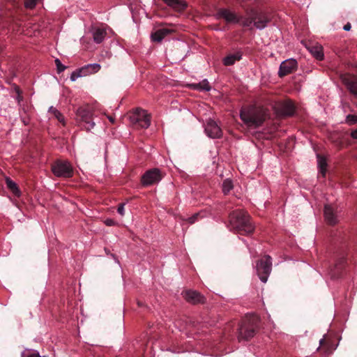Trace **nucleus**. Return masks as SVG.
Segmentation results:
<instances>
[{"mask_svg": "<svg viewBox=\"0 0 357 357\" xmlns=\"http://www.w3.org/2000/svg\"><path fill=\"white\" fill-rule=\"evenodd\" d=\"M15 90H16V92H17V93L18 94V96H19V98H20V97L21 96V95H20V94H21V93H22V92H21V91H20V88H19V87H16Z\"/></svg>", "mask_w": 357, "mask_h": 357, "instance_id": "obj_41", "label": "nucleus"}, {"mask_svg": "<svg viewBox=\"0 0 357 357\" xmlns=\"http://www.w3.org/2000/svg\"><path fill=\"white\" fill-rule=\"evenodd\" d=\"M347 121L350 124L357 123V116L349 114L347 116Z\"/></svg>", "mask_w": 357, "mask_h": 357, "instance_id": "obj_33", "label": "nucleus"}, {"mask_svg": "<svg viewBox=\"0 0 357 357\" xmlns=\"http://www.w3.org/2000/svg\"><path fill=\"white\" fill-rule=\"evenodd\" d=\"M92 31L93 40L96 43H102L107 34L106 30L101 27H93Z\"/></svg>", "mask_w": 357, "mask_h": 357, "instance_id": "obj_19", "label": "nucleus"}, {"mask_svg": "<svg viewBox=\"0 0 357 357\" xmlns=\"http://www.w3.org/2000/svg\"><path fill=\"white\" fill-rule=\"evenodd\" d=\"M188 87L191 89L200 91H209L211 89L207 79H203L199 83L190 84Z\"/></svg>", "mask_w": 357, "mask_h": 357, "instance_id": "obj_20", "label": "nucleus"}, {"mask_svg": "<svg viewBox=\"0 0 357 357\" xmlns=\"http://www.w3.org/2000/svg\"><path fill=\"white\" fill-rule=\"evenodd\" d=\"M297 62L295 59L286 60L280 64L278 75L283 77L289 74L292 73L296 70Z\"/></svg>", "mask_w": 357, "mask_h": 357, "instance_id": "obj_11", "label": "nucleus"}, {"mask_svg": "<svg viewBox=\"0 0 357 357\" xmlns=\"http://www.w3.org/2000/svg\"><path fill=\"white\" fill-rule=\"evenodd\" d=\"M164 177L162 172L158 168H153L144 172L141 178L143 186L147 187L159 183Z\"/></svg>", "mask_w": 357, "mask_h": 357, "instance_id": "obj_9", "label": "nucleus"}, {"mask_svg": "<svg viewBox=\"0 0 357 357\" xmlns=\"http://www.w3.org/2000/svg\"><path fill=\"white\" fill-rule=\"evenodd\" d=\"M82 76H84V73H82V72H80V69H79L78 70H76V71H74L73 72V73L71 74L70 75V79L72 81H75L78 77H82Z\"/></svg>", "mask_w": 357, "mask_h": 357, "instance_id": "obj_30", "label": "nucleus"}, {"mask_svg": "<svg viewBox=\"0 0 357 357\" xmlns=\"http://www.w3.org/2000/svg\"><path fill=\"white\" fill-rule=\"evenodd\" d=\"M55 63L56 66L57 72L59 73L63 72L66 69V66L61 63V62L60 61V60L59 59H56L55 60Z\"/></svg>", "mask_w": 357, "mask_h": 357, "instance_id": "obj_32", "label": "nucleus"}, {"mask_svg": "<svg viewBox=\"0 0 357 357\" xmlns=\"http://www.w3.org/2000/svg\"><path fill=\"white\" fill-rule=\"evenodd\" d=\"M138 305H139V306H142V303L141 302H139H139H138Z\"/></svg>", "mask_w": 357, "mask_h": 357, "instance_id": "obj_43", "label": "nucleus"}, {"mask_svg": "<svg viewBox=\"0 0 357 357\" xmlns=\"http://www.w3.org/2000/svg\"><path fill=\"white\" fill-rule=\"evenodd\" d=\"M50 112L54 115V116L63 126H65V119L63 114L54 107H50Z\"/></svg>", "mask_w": 357, "mask_h": 357, "instance_id": "obj_27", "label": "nucleus"}, {"mask_svg": "<svg viewBox=\"0 0 357 357\" xmlns=\"http://www.w3.org/2000/svg\"><path fill=\"white\" fill-rule=\"evenodd\" d=\"M312 54L318 60L321 61L324 59V54L321 47L313 46L310 49Z\"/></svg>", "mask_w": 357, "mask_h": 357, "instance_id": "obj_26", "label": "nucleus"}, {"mask_svg": "<svg viewBox=\"0 0 357 357\" xmlns=\"http://www.w3.org/2000/svg\"><path fill=\"white\" fill-rule=\"evenodd\" d=\"M318 164L319 167V172L323 175V176H325L326 172V161L325 158L319 157L318 159Z\"/></svg>", "mask_w": 357, "mask_h": 357, "instance_id": "obj_28", "label": "nucleus"}, {"mask_svg": "<svg viewBox=\"0 0 357 357\" xmlns=\"http://www.w3.org/2000/svg\"><path fill=\"white\" fill-rule=\"evenodd\" d=\"M124 204H120L118 206L117 211L121 215H124Z\"/></svg>", "mask_w": 357, "mask_h": 357, "instance_id": "obj_35", "label": "nucleus"}, {"mask_svg": "<svg viewBox=\"0 0 357 357\" xmlns=\"http://www.w3.org/2000/svg\"><path fill=\"white\" fill-rule=\"evenodd\" d=\"M281 112L284 116H292L295 112V105L290 100H286L280 103Z\"/></svg>", "mask_w": 357, "mask_h": 357, "instance_id": "obj_16", "label": "nucleus"}, {"mask_svg": "<svg viewBox=\"0 0 357 357\" xmlns=\"http://www.w3.org/2000/svg\"><path fill=\"white\" fill-rule=\"evenodd\" d=\"M171 32L172 30L167 28L159 29L151 34V38L154 42L160 43Z\"/></svg>", "mask_w": 357, "mask_h": 357, "instance_id": "obj_18", "label": "nucleus"}, {"mask_svg": "<svg viewBox=\"0 0 357 357\" xmlns=\"http://www.w3.org/2000/svg\"><path fill=\"white\" fill-rule=\"evenodd\" d=\"M324 215L325 220L328 225H334L337 222V215L331 206L326 205L324 206Z\"/></svg>", "mask_w": 357, "mask_h": 357, "instance_id": "obj_15", "label": "nucleus"}, {"mask_svg": "<svg viewBox=\"0 0 357 357\" xmlns=\"http://www.w3.org/2000/svg\"><path fill=\"white\" fill-rule=\"evenodd\" d=\"M38 0H24L25 7L27 8H33L35 7Z\"/></svg>", "mask_w": 357, "mask_h": 357, "instance_id": "obj_31", "label": "nucleus"}, {"mask_svg": "<svg viewBox=\"0 0 357 357\" xmlns=\"http://www.w3.org/2000/svg\"><path fill=\"white\" fill-rule=\"evenodd\" d=\"M267 110L261 107L246 106L240 112L241 119L250 128H258L266 119Z\"/></svg>", "mask_w": 357, "mask_h": 357, "instance_id": "obj_2", "label": "nucleus"}, {"mask_svg": "<svg viewBox=\"0 0 357 357\" xmlns=\"http://www.w3.org/2000/svg\"><path fill=\"white\" fill-rule=\"evenodd\" d=\"M341 80L350 93L357 96V76L344 74L341 75Z\"/></svg>", "mask_w": 357, "mask_h": 357, "instance_id": "obj_10", "label": "nucleus"}, {"mask_svg": "<svg viewBox=\"0 0 357 357\" xmlns=\"http://www.w3.org/2000/svg\"><path fill=\"white\" fill-rule=\"evenodd\" d=\"M343 29H344V31H350V30H351V24H350L349 22L347 23V24L344 26Z\"/></svg>", "mask_w": 357, "mask_h": 357, "instance_id": "obj_37", "label": "nucleus"}, {"mask_svg": "<svg viewBox=\"0 0 357 357\" xmlns=\"http://www.w3.org/2000/svg\"><path fill=\"white\" fill-rule=\"evenodd\" d=\"M346 260L344 258H340L338 259L333 268L331 269V275L333 278H339L345 268Z\"/></svg>", "mask_w": 357, "mask_h": 357, "instance_id": "obj_17", "label": "nucleus"}, {"mask_svg": "<svg viewBox=\"0 0 357 357\" xmlns=\"http://www.w3.org/2000/svg\"><path fill=\"white\" fill-rule=\"evenodd\" d=\"M205 132L211 138H220L222 137V131L217 123L210 119L205 127Z\"/></svg>", "mask_w": 357, "mask_h": 357, "instance_id": "obj_13", "label": "nucleus"}, {"mask_svg": "<svg viewBox=\"0 0 357 357\" xmlns=\"http://www.w3.org/2000/svg\"><path fill=\"white\" fill-rule=\"evenodd\" d=\"M22 121H23V123H24V125H28V124H29V119H26V118L22 117Z\"/></svg>", "mask_w": 357, "mask_h": 357, "instance_id": "obj_40", "label": "nucleus"}, {"mask_svg": "<svg viewBox=\"0 0 357 357\" xmlns=\"http://www.w3.org/2000/svg\"><path fill=\"white\" fill-rule=\"evenodd\" d=\"M248 17H241L240 18V22L241 23L242 26L245 27L250 26L252 24H254V18L252 15L251 14V9L249 10H247L246 12Z\"/></svg>", "mask_w": 357, "mask_h": 357, "instance_id": "obj_24", "label": "nucleus"}, {"mask_svg": "<svg viewBox=\"0 0 357 357\" xmlns=\"http://www.w3.org/2000/svg\"><path fill=\"white\" fill-rule=\"evenodd\" d=\"M233 188V184L231 180L226 179L222 183V191L225 194H227Z\"/></svg>", "mask_w": 357, "mask_h": 357, "instance_id": "obj_29", "label": "nucleus"}, {"mask_svg": "<svg viewBox=\"0 0 357 357\" xmlns=\"http://www.w3.org/2000/svg\"><path fill=\"white\" fill-rule=\"evenodd\" d=\"M77 120L79 126L87 131L93 128L95 123L93 121V109L86 105L77 109Z\"/></svg>", "mask_w": 357, "mask_h": 357, "instance_id": "obj_4", "label": "nucleus"}, {"mask_svg": "<svg viewBox=\"0 0 357 357\" xmlns=\"http://www.w3.org/2000/svg\"><path fill=\"white\" fill-rule=\"evenodd\" d=\"M319 344L320 350H324L325 353H331L333 350V346L325 337L320 340Z\"/></svg>", "mask_w": 357, "mask_h": 357, "instance_id": "obj_25", "label": "nucleus"}, {"mask_svg": "<svg viewBox=\"0 0 357 357\" xmlns=\"http://www.w3.org/2000/svg\"><path fill=\"white\" fill-rule=\"evenodd\" d=\"M199 217V213H195L193 215H192L191 217L188 218L186 220L190 224H193V223H195L198 220Z\"/></svg>", "mask_w": 357, "mask_h": 357, "instance_id": "obj_34", "label": "nucleus"}, {"mask_svg": "<svg viewBox=\"0 0 357 357\" xmlns=\"http://www.w3.org/2000/svg\"><path fill=\"white\" fill-rule=\"evenodd\" d=\"M108 119H109L110 122L114 123V118H112V116H109Z\"/></svg>", "mask_w": 357, "mask_h": 357, "instance_id": "obj_42", "label": "nucleus"}, {"mask_svg": "<svg viewBox=\"0 0 357 357\" xmlns=\"http://www.w3.org/2000/svg\"><path fill=\"white\" fill-rule=\"evenodd\" d=\"M185 301L193 305L204 303L206 298L199 292L193 290H186L183 293Z\"/></svg>", "mask_w": 357, "mask_h": 357, "instance_id": "obj_12", "label": "nucleus"}, {"mask_svg": "<svg viewBox=\"0 0 357 357\" xmlns=\"http://www.w3.org/2000/svg\"><path fill=\"white\" fill-rule=\"evenodd\" d=\"M259 327V318L256 314H248L238 328V340H248L256 334Z\"/></svg>", "mask_w": 357, "mask_h": 357, "instance_id": "obj_3", "label": "nucleus"}, {"mask_svg": "<svg viewBox=\"0 0 357 357\" xmlns=\"http://www.w3.org/2000/svg\"><path fill=\"white\" fill-rule=\"evenodd\" d=\"M100 66L98 63L88 64L80 68V72L84 73V76L95 73L99 71Z\"/></svg>", "mask_w": 357, "mask_h": 357, "instance_id": "obj_22", "label": "nucleus"}, {"mask_svg": "<svg viewBox=\"0 0 357 357\" xmlns=\"http://www.w3.org/2000/svg\"><path fill=\"white\" fill-rule=\"evenodd\" d=\"M26 357H41V356L39 355L38 353L33 352V353L29 354Z\"/></svg>", "mask_w": 357, "mask_h": 357, "instance_id": "obj_38", "label": "nucleus"}, {"mask_svg": "<svg viewBox=\"0 0 357 357\" xmlns=\"http://www.w3.org/2000/svg\"><path fill=\"white\" fill-rule=\"evenodd\" d=\"M230 229L241 235H250L255 229L249 214L243 210H235L229 215Z\"/></svg>", "mask_w": 357, "mask_h": 357, "instance_id": "obj_1", "label": "nucleus"}, {"mask_svg": "<svg viewBox=\"0 0 357 357\" xmlns=\"http://www.w3.org/2000/svg\"><path fill=\"white\" fill-rule=\"evenodd\" d=\"M217 15L218 17L225 19L227 22H240V18L234 13L227 8H219L217 10Z\"/></svg>", "mask_w": 357, "mask_h": 357, "instance_id": "obj_14", "label": "nucleus"}, {"mask_svg": "<svg viewBox=\"0 0 357 357\" xmlns=\"http://www.w3.org/2000/svg\"><path fill=\"white\" fill-rule=\"evenodd\" d=\"M242 57L241 52H237L234 54L227 55L223 59V63L225 66H231L234 64L236 61H240Z\"/></svg>", "mask_w": 357, "mask_h": 357, "instance_id": "obj_21", "label": "nucleus"}, {"mask_svg": "<svg viewBox=\"0 0 357 357\" xmlns=\"http://www.w3.org/2000/svg\"><path fill=\"white\" fill-rule=\"evenodd\" d=\"M130 123L135 128H147L151 124V116L141 108L135 109L130 114Z\"/></svg>", "mask_w": 357, "mask_h": 357, "instance_id": "obj_5", "label": "nucleus"}, {"mask_svg": "<svg viewBox=\"0 0 357 357\" xmlns=\"http://www.w3.org/2000/svg\"><path fill=\"white\" fill-rule=\"evenodd\" d=\"M251 14L254 18V26L259 29L265 28L273 19V14L268 11L251 8Z\"/></svg>", "mask_w": 357, "mask_h": 357, "instance_id": "obj_8", "label": "nucleus"}, {"mask_svg": "<svg viewBox=\"0 0 357 357\" xmlns=\"http://www.w3.org/2000/svg\"><path fill=\"white\" fill-rule=\"evenodd\" d=\"M257 275L263 282H266L272 269V259L269 255H265L257 261L256 265Z\"/></svg>", "mask_w": 357, "mask_h": 357, "instance_id": "obj_7", "label": "nucleus"}, {"mask_svg": "<svg viewBox=\"0 0 357 357\" xmlns=\"http://www.w3.org/2000/svg\"><path fill=\"white\" fill-rule=\"evenodd\" d=\"M51 170L57 177L69 178L73 176V168L67 160H56L51 165Z\"/></svg>", "mask_w": 357, "mask_h": 357, "instance_id": "obj_6", "label": "nucleus"}, {"mask_svg": "<svg viewBox=\"0 0 357 357\" xmlns=\"http://www.w3.org/2000/svg\"><path fill=\"white\" fill-rule=\"evenodd\" d=\"M6 183L7 188L13 192V194L16 197H20L21 195V192L16 184L13 180L10 178H6Z\"/></svg>", "mask_w": 357, "mask_h": 357, "instance_id": "obj_23", "label": "nucleus"}, {"mask_svg": "<svg viewBox=\"0 0 357 357\" xmlns=\"http://www.w3.org/2000/svg\"><path fill=\"white\" fill-rule=\"evenodd\" d=\"M351 136L352 138L357 139V129L351 132Z\"/></svg>", "mask_w": 357, "mask_h": 357, "instance_id": "obj_39", "label": "nucleus"}, {"mask_svg": "<svg viewBox=\"0 0 357 357\" xmlns=\"http://www.w3.org/2000/svg\"><path fill=\"white\" fill-rule=\"evenodd\" d=\"M105 223L106 225L107 226H112V225H114L115 224V222L114 220H113L112 219H107L105 221Z\"/></svg>", "mask_w": 357, "mask_h": 357, "instance_id": "obj_36", "label": "nucleus"}]
</instances>
